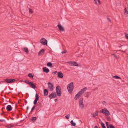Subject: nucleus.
I'll list each match as a JSON object with an SVG mask.
<instances>
[{"label":"nucleus","mask_w":128,"mask_h":128,"mask_svg":"<svg viewBox=\"0 0 128 128\" xmlns=\"http://www.w3.org/2000/svg\"><path fill=\"white\" fill-rule=\"evenodd\" d=\"M107 19L108 21H110V19L109 18H107Z\"/></svg>","instance_id":"a18cd8bd"},{"label":"nucleus","mask_w":128,"mask_h":128,"mask_svg":"<svg viewBox=\"0 0 128 128\" xmlns=\"http://www.w3.org/2000/svg\"><path fill=\"white\" fill-rule=\"evenodd\" d=\"M28 76L29 77L31 78H33L34 77V76L31 73H29L28 74Z\"/></svg>","instance_id":"cd10ccee"},{"label":"nucleus","mask_w":128,"mask_h":128,"mask_svg":"<svg viewBox=\"0 0 128 128\" xmlns=\"http://www.w3.org/2000/svg\"><path fill=\"white\" fill-rule=\"evenodd\" d=\"M57 95L55 92L52 93L49 96V97L50 98H54L57 97Z\"/></svg>","instance_id":"0eeeda50"},{"label":"nucleus","mask_w":128,"mask_h":128,"mask_svg":"<svg viewBox=\"0 0 128 128\" xmlns=\"http://www.w3.org/2000/svg\"><path fill=\"white\" fill-rule=\"evenodd\" d=\"M13 126H8V128H11V127H12Z\"/></svg>","instance_id":"de8ad7c7"},{"label":"nucleus","mask_w":128,"mask_h":128,"mask_svg":"<svg viewBox=\"0 0 128 128\" xmlns=\"http://www.w3.org/2000/svg\"><path fill=\"white\" fill-rule=\"evenodd\" d=\"M87 88L85 87L81 90L77 94L80 97L84 93V92L86 90Z\"/></svg>","instance_id":"20e7f679"},{"label":"nucleus","mask_w":128,"mask_h":128,"mask_svg":"<svg viewBox=\"0 0 128 128\" xmlns=\"http://www.w3.org/2000/svg\"><path fill=\"white\" fill-rule=\"evenodd\" d=\"M44 51V49H41L39 52L38 53V55H39L40 54H43Z\"/></svg>","instance_id":"f3484780"},{"label":"nucleus","mask_w":128,"mask_h":128,"mask_svg":"<svg viewBox=\"0 0 128 128\" xmlns=\"http://www.w3.org/2000/svg\"><path fill=\"white\" fill-rule=\"evenodd\" d=\"M70 116V114H68L65 116L66 118L67 119H68L69 117Z\"/></svg>","instance_id":"473e14b6"},{"label":"nucleus","mask_w":128,"mask_h":128,"mask_svg":"<svg viewBox=\"0 0 128 128\" xmlns=\"http://www.w3.org/2000/svg\"><path fill=\"white\" fill-rule=\"evenodd\" d=\"M29 12L30 13L32 14L33 13V11L32 9H29Z\"/></svg>","instance_id":"f704fd0d"},{"label":"nucleus","mask_w":128,"mask_h":128,"mask_svg":"<svg viewBox=\"0 0 128 128\" xmlns=\"http://www.w3.org/2000/svg\"><path fill=\"white\" fill-rule=\"evenodd\" d=\"M58 100L57 99H54V101L56 102L57 101H58Z\"/></svg>","instance_id":"49530a36"},{"label":"nucleus","mask_w":128,"mask_h":128,"mask_svg":"<svg viewBox=\"0 0 128 128\" xmlns=\"http://www.w3.org/2000/svg\"><path fill=\"white\" fill-rule=\"evenodd\" d=\"M113 77L114 78H115L120 79H121V78L120 77L118 76H117L116 75L115 76H113Z\"/></svg>","instance_id":"5701e85b"},{"label":"nucleus","mask_w":128,"mask_h":128,"mask_svg":"<svg viewBox=\"0 0 128 128\" xmlns=\"http://www.w3.org/2000/svg\"><path fill=\"white\" fill-rule=\"evenodd\" d=\"M73 82H72L69 84L67 86V89L68 92L70 94H72L74 88Z\"/></svg>","instance_id":"f257e3e1"},{"label":"nucleus","mask_w":128,"mask_h":128,"mask_svg":"<svg viewBox=\"0 0 128 128\" xmlns=\"http://www.w3.org/2000/svg\"><path fill=\"white\" fill-rule=\"evenodd\" d=\"M29 85H30V87L32 88L35 89L36 88V85L32 82H30V83Z\"/></svg>","instance_id":"f8f14e48"},{"label":"nucleus","mask_w":128,"mask_h":128,"mask_svg":"<svg viewBox=\"0 0 128 128\" xmlns=\"http://www.w3.org/2000/svg\"><path fill=\"white\" fill-rule=\"evenodd\" d=\"M125 36L126 38L128 40V34H125Z\"/></svg>","instance_id":"c9c22d12"},{"label":"nucleus","mask_w":128,"mask_h":128,"mask_svg":"<svg viewBox=\"0 0 128 128\" xmlns=\"http://www.w3.org/2000/svg\"><path fill=\"white\" fill-rule=\"evenodd\" d=\"M98 3L97 4H100V0H98Z\"/></svg>","instance_id":"79ce46f5"},{"label":"nucleus","mask_w":128,"mask_h":128,"mask_svg":"<svg viewBox=\"0 0 128 128\" xmlns=\"http://www.w3.org/2000/svg\"><path fill=\"white\" fill-rule=\"evenodd\" d=\"M94 4H97L98 3L97 2V0H94Z\"/></svg>","instance_id":"58836bf2"},{"label":"nucleus","mask_w":128,"mask_h":128,"mask_svg":"<svg viewBox=\"0 0 128 128\" xmlns=\"http://www.w3.org/2000/svg\"><path fill=\"white\" fill-rule=\"evenodd\" d=\"M80 96H78V95H77V94H76L75 96L74 99L75 100H78L79 98H80Z\"/></svg>","instance_id":"bb28decb"},{"label":"nucleus","mask_w":128,"mask_h":128,"mask_svg":"<svg viewBox=\"0 0 128 128\" xmlns=\"http://www.w3.org/2000/svg\"><path fill=\"white\" fill-rule=\"evenodd\" d=\"M69 62V64L70 66H78V64L76 62Z\"/></svg>","instance_id":"9d476101"},{"label":"nucleus","mask_w":128,"mask_h":128,"mask_svg":"<svg viewBox=\"0 0 128 128\" xmlns=\"http://www.w3.org/2000/svg\"><path fill=\"white\" fill-rule=\"evenodd\" d=\"M58 77L60 78H62L63 76V75L62 73L60 72H58Z\"/></svg>","instance_id":"2eb2a0df"},{"label":"nucleus","mask_w":128,"mask_h":128,"mask_svg":"<svg viewBox=\"0 0 128 128\" xmlns=\"http://www.w3.org/2000/svg\"><path fill=\"white\" fill-rule=\"evenodd\" d=\"M124 11H125V12H126V11H127V10H126V8H125L124 9Z\"/></svg>","instance_id":"8fccbe9b"},{"label":"nucleus","mask_w":128,"mask_h":128,"mask_svg":"<svg viewBox=\"0 0 128 128\" xmlns=\"http://www.w3.org/2000/svg\"><path fill=\"white\" fill-rule=\"evenodd\" d=\"M83 98H80V101L79 102V105L80 107L82 108H83L84 107V104L83 102Z\"/></svg>","instance_id":"39448f33"},{"label":"nucleus","mask_w":128,"mask_h":128,"mask_svg":"<svg viewBox=\"0 0 128 128\" xmlns=\"http://www.w3.org/2000/svg\"><path fill=\"white\" fill-rule=\"evenodd\" d=\"M10 79H6L5 80V81L7 83H10Z\"/></svg>","instance_id":"7c9ffc66"},{"label":"nucleus","mask_w":128,"mask_h":128,"mask_svg":"<svg viewBox=\"0 0 128 128\" xmlns=\"http://www.w3.org/2000/svg\"><path fill=\"white\" fill-rule=\"evenodd\" d=\"M102 104H103L105 105L106 104V102L105 101H103L102 102Z\"/></svg>","instance_id":"a19ab883"},{"label":"nucleus","mask_w":128,"mask_h":128,"mask_svg":"<svg viewBox=\"0 0 128 128\" xmlns=\"http://www.w3.org/2000/svg\"><path fill=\"white\" fill-rule=\"evenodd\" d=\"M57 72L56 71H55L53 72V74H55L57 73Z\"/></svg>","instance_id":"c03bdc74"},{"label":"nucleus","mask_w":128,"mask_h":128,"mask_svg":"<svg viewBox=\"0 0 128 128\" xmlns=\"http://www.w3.org/2000/svg\"><path fill=\"white\" fill-rule=\"evenodd\" d=\"M56 91L57 95L58 96H60L62 94V91L61 88L59 86H57L56 88Z\"/></svg>","instance_id":"7ed1b4c3"},{"label":"nucleus","mask_w":128,"mask_h":128,"mask_svg":"<svg viewBox=\"0 0 128 128\" xmlns=\"http://www.w3.org/2000/svg\"><path fill=\"white\" fill-rule=\"evenodd\" d=\"M100 112L103 113L106 116H108L110 114L109 112L106 108H104L100 110Z\"/></svg>","instance_id":"f03ea898"},{"label":"nucleus","mask_w":128,"mask_h":128,"mask_svg":"<svg viewBox=\"0 0 128 128\" xmlns=\"http://www.w3.org/2000/svg\"><path fill=\"white\" fill-rule=\"evenodd\" d=\"M36 117H32V118L30 119V120H32V121L33 122H34L36 121Z\"/></svg>","instance_id":"aec40b11"},{"label":"nucleus","mask_w":128,"mask_h":128,"mask_svg":"<svg viewBox=\"0 0 128 128\" xmlns=\"http://www.w3.org/2000/svg\"><path fill=\"white\" fill-rule=\"evenodd\" d=\"M4 112H3V114H4Z\"/></svg>","instance_id":"3c124183"},{"label":"nucleus","mask_w":128,"mask_h":128,"mask_svg":"<svg viewBox=\"0 0 128 128\" xmlns=\"http://www.w3.org/2000/svg\"><path fill=\"white\" fill-rule=\"evenodd\" d=\"M112 55H113L114 56V57H115V58H118V57H117V56H116L115 54H112Z\"/></svg>","instance_id":"37998d69"},{"label":"nucleus","mask_w":128,"mask_h":128,"mask_svg":"<svg viewBox=\"0 0 128 128\" xmlns=\"http://www.w3.org/2000/svg\"><path fill=\"white\" fill-rule=\"evenodd\" d=\"M66 52V50H64V51H62V53L63 54L65 53Z\"/></svg>","instance_id":"e433bc0d"},{"label":"nucleus","mask_w":128,"mask_h":128,"mask_svg":"<svg viewBox=\"0 0 128 128\" xmlns=\"http://www.w3.org/2000/svg\"><path fill=\"white\" fill-rule=\"evenodd\" d=\"M36 98L34 102V105H36L37 104V101L39 99L38 95L37 94H36Z\"/></svg>","instance_id":"1a4fd4ad"},{"label":"nucleus","mask_w":128,"mask_h":128,"mask_svg":"<svg viewBox=\"0 0 128 128\" xmlns=\"http://www.w3.org/2000/svg\"><path fill=\"white\" fill-rule=\"evenodd\" d=\"M36 107V106L34 105V106L32 108V110L31 111H30V113L32 112V111L34 110L35 109V107Z\"/></svg>","instance_id":"c756f323"},{"label":"nucleus","mask_w":128,"mask_h":128,"mask_svg":"<svg viewBox=\"0 0 128 128\" xmlns=\"http://www.w3.org/2000/svg\"><path fill=\"white\" fill-rule=\"evenodd\" d=\"M10 83H12L15 81L16 80L14 79H10Z\"/></svg>","instance_id":"2f4dec72"},{"label":"nucleus","mask_w":128,"mask_h":128,"mask_svg":"<svg viewBox=\"0 0 128 128\" xmlns=\"http://www.w3.org/2000/svg\"><path fill=\"white\" fill-rule=\"evenodd\" d=\"M0 121L1 122H3L5 121V120H4L3 119H0Z\"/></svg>","instance_id":"ea45409f"},{"label":"nucleus","mask_w":128,"mask_h":128,"mask_svg":"<svg viewBox=\"0 0 128 128\" xmlns=\"http://www.w3.org/2000/svg\"><path fill=\"white\" fill-rule=\"evenodd\" d=\"M38 106V108H40L42 106V104L40 102L36 106Z\"/></svg>","instance_id":"393cba45"},{"label":"nucleus","mask_w":128,"mask_h":128,"mask_svg":"<svg viewBox=\"0 0 128 128\" xmlns=\"http://www.w3.org/2000/svg\"><path fill=\"white\" fill-rule=\"evenodd\" d=\"M24 51L26 54H28L29 52L28 49L27 48H24Z\"/></svg>","instance_id":"412c9836"},{"label":"nucleus","mask_w":128,"mask_h":128,"mask_svg":"<svg viewBox=\"0 0 128 128\" xmlns=\"http://www.w3.org/2000/svg\"><path fill=\"white\" fill-rule=\"evenodd\" d=\"M6 109L7 111H10L12 110V108L10 105H8L6 107Z\"/></svg>","instance_id":"ddd939ff"},{"label":"nucleus","mask_w":128,"mask_h":128,"mask_svg":"<svg viewBox=\"0 0 128 128\" xmlns=\"http://www.w3.org/2000/svg\"><path fill=\"white\" fill-rule=\"evenodd\" d=\"M126 16H128V11H126V12H124Z\"/></svg>","instance_id":"72a5a7b5"},{"label":"nucleus","mask_w":128,"mask_h":128,"mask_svg":"<svg viewBox=\"0 0 128 128\" xmlns=\"http://www.w3.org/2000/svg\"><path fill=\"white\" fill-rule=\"evenodd\" d=\"M24 82L27 84H30V82H29V81L28 80H24Z\"/></svg>","instance_id":"c85d7f7f"},{"label":"nucleus","mask_w":128,"mask_h":128,"mask_svg":"<svg viewBox=\"0 0 128 128\" xmlns=\"http://www.w3.org/2000/svg\"><path fill=\"white\" fill-rule=\"evenodd\" d=\"M90 94V93L89 92H87L85 93V94H84V96L85 97L88 98L89 97V94Z\"/></svg>","instance_id":"4be33fe9"},{"label":"nucleus","mask_w":128,"mask_h":128,"mask_svg":"<svg viewBox=\"0 0 128 128\" xmlns=\"http://www.w3.org/2000/svg\"><path fill=\"white\" fill-rule=\"evenodd\" d=\"M57 26L59 29L62 32L64 31V29L63 27L60 24H58Z\"/></svg>","instance_id":"9b49d317"},{"label":"nucleus","mask_w":128,"mask_h":128,"mask_svg":"<svg viewBox=\"0 0 128 128\" xmlns=\"http://www.w3.org/2000/svg\"><path fill=\"white\" fill-rule=\"evenodd\" d=\"M40 42L43 45H46L47 44V40L44 38H42L40 40Z\"/></svg>","instance_id":"6e6552de"},{"label":"nucleus","mask_w":128,"mask_h":128,"mask_svg":"<svg viewBox=\"0 0 128 128\" xmlns=\"http://www.w3.org/2000/svg\"><path fill=\"white\" fill-rule=\"evenodd\" d=\"M70 123L73 126H75L76 125V123L75 122H73V120H71L70 122Z\"/></svg>","instance_id":"b1692460"},{"label":"nucleus","mask_w":128,"mask_h":128,"mask_svg":"<svg viewBox=\"0 0 128 128\" xmlns=\"http://www.w3.org/2000/svg\"><path fill=\"white\" fill-rule=\"evenodd\" d=\"M43 71L46 73H48L50 71L46 67L42 68Z\"/></svg>","instance_id":"4468645a"},{"label":"nucleus","mask_w":128,"mask_h":128,"mask_svg":"<svg viewBox=\"0 0 128 128\" xmlns=\"http://www.w3.org/2000/svg\"><path fill=\"white\" fill-rule=\"evenodd\" d=\"M101 124L102 127V128H106L105 124L104 123L102 122L101 123Z\"/></svg>","instance_id":"a878e982"},{"label":"nucleus","mask_w":128,"mask_h":128,"mask_svg":"<svg viewBox=\"0 0 128 128\" xmlns=\"http://www.w3.org/2000/svg\"><path fill=\"white\" fill-rule=\"evenodd\" d=\"M94 128H98L97 126H95Z\"/></svg>","instance_id":"09e8293b"},{"label":"nucleus","mask_w":128,"mask_h":128,"mask_svg":"<svg viewBox=\"0 0 128 128\" xmlns=\"http://www.w3.org/2000/svg\"><path fill=\"white\" fill-rule=\"evenodd\" d=\"M110 128H114V127L112 124L110 125Z\"/></svg>","instance_id":"4c0bfd02"},{"label":"nucleus","mask_w":128,"mask_h":128,"mask_svg":"<svg viewBox=\"0 0 128 128\" xmlns=\"http://www.w3.org/2000/svg\"><path fill=\"white\" fill-rule=\"evenodd\" d=\"M48 88L49 89L50 91H52L54 89V85L51 82H48Z\"/></svg>","instance_id":"423d86ee"},{"label":"nucleus","mask_w":128,"mask_h":128,"mask_svg":"<svg viewBox=\"0 0 128 128\" xmlns=\"http://www.w3.org/2000/svg\"><path fill=\"white\" fill-rule=\"evenodd\" d=\"M44 96H46L48 94V92L47 89H45L44 90Z\"/></svg>","instance_id":"dca6fc26"},{"label":"nucleus","mask_w":128,"mask_h":128,"mask_svg":"<svg viewBox=\"0 0 128 128\" xmlns=\"http://www.w3.org/2000/svg\"><path fill=\"white\" fill-rule=\"evenodd\" d=\"M47 66L48 67H52V63L50 62H48L47 64Z\"/></svg>","instance_id":"6ab92c4d"},{"label":"nucleus","mask_w":128,"mask_h":128,"mask_svg":"<svg viewBox=\"0 0 128 128\" xmlns=\"http://www.w3.org/2000/svg\"><path fill=\"white\" fill-rule=\"evenodd\" d=\"M98 111H96L95 113H94L93 114H92V116L94 118L96 116H98Z\"/></svg>","instance_id":"a211bd4d"}]
</instances>
